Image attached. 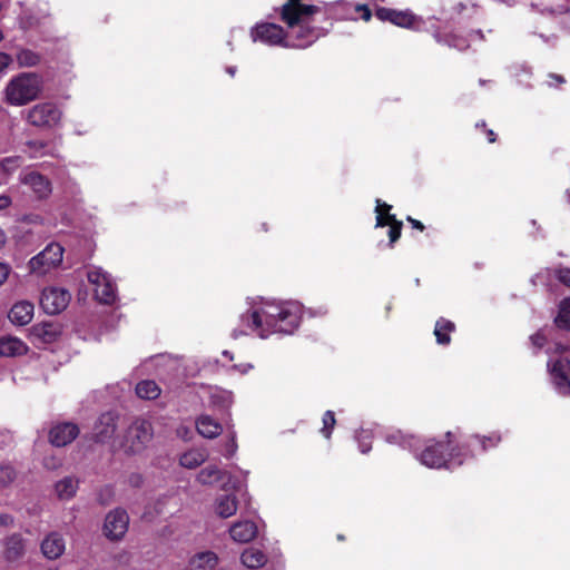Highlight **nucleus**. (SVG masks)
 <instances>
[{"mask_svg":"<svg viewBox=\"0 0 570 570\" xmlns=\"http://www.w3.org/2000/svg\"><path fill=\"white\" fill-rule=\"evenodd\" d=\"M129 525V515L125 509L116 508L109 511L104 522V534L111 541L121 540Z\"/></svg>","mask_w":570,"mask_h":570,"instance_id":"7","label":"nucleus"},{"mask_svg":"<svg viewBox=\"0 0 570 570\" xmlns=\"http://www.w3.org/2000/svg\"><path fill=\"white\" fill-rule=\"evenodd\" d=\"M79 434V428L71 422H65L51 428L49 441L52 445L61 448L70 444Z\"/></svg>","mask_w":570,"mask_h":570,"instance_id":"14","label":"nucleus"},{"mask_svg":"<svg viewBox=\"0 0 570 570\" xmlns=\"http://www.w3.org/2000/svg\"><path fill=\"white\" fill-rule=\"evenodd\" d=\"M556 348H557L558 352H563V351L567 350V347L561 345V344H558Z\"/></svg>","mask_w":570,"mask_h":570,"instance_id":"55","label":"nucleus"},{"mask_svg":"<svg viewBox=\"0 0 570 570\" xmlns=\"http://www.w3.org/2000/svg\"><path fill=\"white\" fill-rule=\"evenodd\" d=\"M218 564V557L213 551H203L194 554L189 562V570H213Z\"/></svg>","mask_w":570,"mask_h":570,"instance_id":"23","label":"nucleus"},{"mask_svg":"<svg viewBox=\"0 0 570 570\" xmlns=\"http://www.w3.org/2000/svg\"><path fill=\"white\" fill-rule=\"evenodd\" d=\"M88 281L95 285V288L101 287V285L107 282L110 277L101 272L100 269L89 271L87 274Z\"/></svg>","mask_w":570,"mask_h":570,"instance_id":"38","label":"nucleus"},{"mask_svg":"<svg viewBox=\"0 0 570 570\" xmlns=\"http://www.w3.org/2000/svg\"><path fill=\"white\" fill-rule=\"evenodd\" d=\"M548 372L554 387L561 394L570 393V360L568 357H558L547 364Z\"/></svg>","mask_w":570,"mask_h":570,"instance_id":"8","label":"nucleus"},{"mask_svg":"<svg viewBox=\"0 0 570 570\" xmlns=\"http://www.w3.org/2000/svg\"><path fill=\"white\" fill-rule=\"evenodd\" d=\"M317 12H320L317 6L304 4L301 0H287V2L282 6L281 19L286 26H293L301 17L299 13L315 14Z\"/></svg>","mask_w":570,"mask_h":570,"instance_id":"11","label":"nucleus"},{"mask_svg":"<svg viewBox=\"0 0 570 570\" xmlns=\"http://www.w3.org/2000/svg\"><path fill=\"white\" fill-rule=\"evenodd\" d=\"M337 539L342 541V540H344V539H345V537H344L343 534H338V535H337Z\"/></svg>","mask_w":570,"mask_h":570,"instance_id":"57","label":"nucleus"},{"mask_svg":"<svg viewBox=\"0 0 570 570\" xmlns=\"http://www.w3.org/2000/svg\"><path fill=\"white\" fill-rule=\"evenodd\" d=\"M391 206L387 204H380L377 200L376 207V227H384L390 225L389 237L390 244H394L401 236L402 222H399L394 215L389 214Z\"/></svg>","mask_w":570,"mask_h":570,"instance_id":"12","label":"nucleus"},{"mask_svg":"<svg viewBox=\"0 0 570 570\" xmlns=\"http://www.w3.org/2000/svg\"><path fill=\"white\" fill-rule=\"evenodd\" d=\"M16 471L9 464H2L0 465V485L1 487H8L16 479Z\"/></svg>","mask_w":570,"mask_h":570,"instance_id":"37","label":"nucleus"},{"mask_svg":"<svg viewBox=\"0 0 570 570\" xmlns=\"http://www.w3.org/2000/svg\"><path fill=\"white\" fill-rule=\"evenodd\" d=\"M252 37L254 41L261 40L268 45H283L286 47L288 46L287 43L284 42L286 38V32L281 26L275 23L257 24L252 30Z\"/></svg>","mask_w":570,"mask_h":570,"instance_id":"10","label":"nucleus"},{"mask_svg":"<svg viewBox=\"0 0 570 570\" xmlns=\"http://www.w3.org/2000/svg\"><path fill=\"white\" fill-rule=\"evenodd\" d=\"M356 10L362 13L361 17L364 21H368L371 19L372 12L367 6H358Z\"/></svg>","mask_w":570,"mask_h":570,"instance_id":"47","label":"nucleus"},{"mask_svg":"<svg viewBox=\"0 0 570 570\" xmlns=\"http://www.w3.org/2000/svg\"><path fill=\"white\" fill-rule=\"evenodd\" d=\"M548 342V338L542 330H539L530 336V343L534 348V353H538Z\"/></svg>","mask_w":570,"mask_h":570,"instance_id":"39","label":"nucleus"},{"mask_svg":"<svg viewBox=\"0 0 570 570\" xmlns=\"http://www.w3.org/2000/svg\"><path fill=\"white\" fill-rule=\"evenodd\" d=\"M487 135H488V138H489L490 142H494L495 141V134L493 132V130H491V129L487 130Z\"/></svg>","mask_w":570,"mask_h":570,"instance_id":"51","label":"nucleus"},{"mask_svg":"<svg viewBox=\"0 0 570 570\" xmlns=\"http://www.w3.org/2000/svg\"><path fill=\"white\" fill-rule=\"evenodd\" d=\"M96 298L104 304H111L116 299L115 286L109 278L101 287L95 288Z\"/></svg>","mask_w":570,"mask_h":570,"instance_id":"33","label":"nucleus"},{"mask_svg":"<svg viewBox=\"0 0 570 570\" xmlns=\"http://www.w3.org/2000/svg\"><path fill=\"white\" fill-rule=\"evenodd\" d=\"M16 58L20 67H35L41 61L39 53L26 48L20 49Z\"/></svg>","mask_w":570,"mask_h":570,"instance_id":"34","label":"nucleus"},{"mask_svg":"<svg viewBox=\"0 0 570 570\" xmlns=\"http://www.w3.org/2000/svg\"><path fill=\"white\" fill-rule=\"evenodd\" d=\"M9 204H10V200L8 197H6V196L0 197V208H4V207L9 206Z\"/></svg>","mask_w":570,"mask_h":570,"instance_id":"50","label":"nucleus"},{"mask_svg":"<svg viewBox=\"0 0 570 570\" xmlns=\"http://www.w3.org/2000/svg\"><path fill=\"white\" fill-rule=\"evenodd\" d=\"M237 511V501L232 495H222L217 499L216 512L222 518H229Z\"/></svg>","mask_w":570,"mask_h":570,"instance_id":"32","label":"nucleus"},{"mask_svg":"<svg viewBox=\"0 0 570 570\" xmlns=\"http://www.w3.org/2000/svg\"><path fill=\"white\" fill-rule=\"evenodd\" d=\"M11 62L12 58L10 55L0 52V72L7 69Z\"/></svg>","mask_w":570,"mask_h":570,"instance_id":"45","label":"nucleus"},{"mask_svg":"<svg viewBox=\"0 0 570 570\" xmlns=\"http://www.w3.org/2000/svg\"><path fill=\"white\" fill-rule=\"evenodd\" d=\"M21 164V157L20 156H12V157H6L1 160V168L6 173H11L14 169H17Z\"/></svg>","mask_w":570,"mask_h":570,"instance_id":"40","label":"nucleus"},{"mask_svg":"<svg viewBox=\"0 0 570 570\" xmlns=\"http://www.w3.org/2000/svg\"><path fill=\"white\" fill-rule=\"evenodd\" d=\"M407 220L411 223L413 228H416L421 232L424 230V225L420 220H416L412 217H407Z\"/></svg>","mask_w":570,"mask_h":570,"instance_id":"48","label":"nucleus"},{"mask_svg":"<svg viewBox=\"0 0 570 570\" xmlns=\"http://www.w3.org/2000/svg\"><path fill=\"white\" fill-rule=\"evenodd\" d=\"M62 112L51 102H41L29 109L27 120L39 128H53L60 124Z\"/></svg>","mask_w":570,"mask_h":570,"instance_id":"4","label":"nucleus"},{"mask_svg":"<svg viewBox=\"0 0 570 570\" xmlns=\"http://www.w3.org/2000/svg\"><path fill=\"white\" fill-rule=\"evenodd\" d=\"M500 441H501V436L499 434H492L488 438H485V436L480 438V442L482 444L483 450L488 449L487 442L490 443V446H495L500 443Z\"/></svg>","mask_w":570,"mask_h":570,"instance_id":"42","label":"nucleus"},{"mask_svg":"<svg viewBox=\"0 0 570 570\" xmlns=\"http://www.w3.org/2000/svg\"><path fill=\"white\" fill-rule=\"evenodd\" d=\"M229 533L234 541L247 543L256 537L257 527L252 521H240L232 525Z\"/></svg>","mask_w":570,"mask_h":570,"instance_id":"18","label":"nucleus"},{"mask_svg":"<svg viewBox=\"0 0 570 570\" xmlns=\"http://www.w3.org/2000/svg\"><path fill=\"white\" fill-rule=\"evenodd\" d=\"M41 78L33 72H22L13 77L4 88V100L11 106H23L38 98Z\"/></svg>","mask_w":570,"mask_h":570,"instance_id":"2","label":"nucleus"},{"mask_svg":"<svg viewBox=\"0 0 570 570\" xmlns=\"http://www.w3.org/2000/svg\"><path fill=\"white\" fill-rule=\"evenodd\" d=\"M62 246L57 243H51L41 253L30 259L29 267L32 273L45 275L62 262Z\"/></svg>","mask_w":570,"mask_h":570,"instance_id":"5","label":"nucleus"},{"mask_svg":"<svg viewBox=\"0 0 570 570\" xmlns=\"http://www.w3.org/2000/svg\"><path fill=\"white\" fill-rule=\"evenodd\" d=\"M240 560L245 567L249 569H257L266 563L267 558L261 550L249 548L242 553Z\"/></svg>","mask_w":570,"mask_h":570,"instance_id":"28","label":"nucleus"},{"mask_svg":"<svg viewBox=\"0 0 570 570\" xmlns=\"http://www.w3.org/2000/svg\"><path fill=\"white\" fill-rule=\"evenodd\" d=\"M117 430V416L107 412L99 416L94 428V439L98 443H106L109 441Z\"/></svg>","mask_w":570,"mask_h":570,"instance_id":"16","label":"nucleus"},{"mask_svg":"<svg viewBox=\"0 0 570 570\" xmlns=\"http://www.w3.org/2000/svg\"><path fill=\"white\" fill-rule=\"evenodd\" d=\"M557 278L567 287H570V268H561L557 271Z\"/></svg>","mask_w":570,"mask_h":570,"instance_id":"44","label":"nucleus"},{"mask_svg":"<svg viewBox=\"0 0 570 570\" xmlns=\"http://www.w3.org/2000/svg\"><path fill=\"white\" fill-rule=\"evenodd\" d=\"M20 180L31 188L38 199H47L52 193L50 179L38 171L27 173L21 176Z\"/></svg>","mask_w":570,"mask_h":570,"instance_id":"13","label":"nucleus"},{"mask_svg":"<svg viewBox=\"0 0 570 570\" xmlns=\"http://www.w3.org/2000/svg\"><path fill=\"white\" fill-rule=\"evenodd\" d=\"M196 429L200 435L207 439H215L223 432L220 423L210 415H200L196 421Z\"/></svg>","mask_w":570,"mask_h":570,"instance_id":"24","label":"nucleus"},{"mask_svg":"<svg viewBox=\"0 0 570 570\" xmlns=\"http://www.w3.org/2000/svg\"><path fill=\"white\" fill-rule=\"evenodd\" d=\"M323 424H324V426L322 429V432L326 438H330L331 432L335 425V416L332 411L325 412V414L323 416Z\"/></svg>","mask_w":570,"mask_h":570,"instance_id":"41","label":"nucleus"},{"mask_svg":"<svg viewBox=\"0 0 570 570\" xmlns=\"http://www.w3.org/2000/svg\"><path fill=\"white\" fill-rule=\"evenodd\" d=\"M450 436H451V432H448L446 438L450 439Z\"/></svg>","mask_w":570,"mask_h":570,"instance_id":"58","label":"nucleus"},{"mask_svg":"<svg viewBox=\"0 0 570 570\" xmlns=\"http://www.w3.org/2000/svg\"><path fill=\"white\" fill-rule=\"evenodd\" d=\"M26 146L30 150V157L31 158H38L41 156H55V153L50 149L49 142L45 140H28L26 142Z\"/></svg>","mask_w":570,"mask_h":570,"instance_id":"35","label":"nucleus"},{"mask_svg":"<svg viewBox=\"0 0 570 570\" xmlns=\"http://www.w3.org/2000/svg\"><path fill=\"white\" fill-rule=\"evenodd\" d=\"M10 266L4 264V263H0V286L6 282V279L8 278L9 274H10Z\"/></svg>","mask_w":570,"mask_h":570,"instance_id":"46","label":"nucleus"},{"mask_svg":"<svg viewBox=\"0 0 570 570\" xmlns=\"http://www.w3.org/2000/svg\"><path fill=\"white\" fill-rule=\"evenodd\" d=\"M31 336L42 343H52L61 333V328L56 323L43 322L36 324L30 330Z\"/></svg>","mask_w":570,"mask_h":570,"instance_id":"19","label":"nucleus"},{"mask_svg":"<svg viewBox=\"0 0 570 570\" xmlns=\"http://www.w3.org/2000/svg\"><path fill=\"white\" fill-rule=\"evenodd\" d=\"M127 483L131 488L138 489L144 484V476L140 473H131L127 479Z\"/></svg>","mask_w":570,"mask_h":570,"instance_id":"43","label":"nucleus"},{"mask_svg":"<svg viewBox=\"0 0 570 570\" xmlns=\"http://www.w3.org/2000/svg\"><path fill=\"white\" fill-rule=\"evenodd\" d=\"M553 323L559 330L570 332V297L560 301Z\"/></svg>","mask_w":570,"mask_h":570,"instance_id":"26","label":"nucleus"},{"mask_svg":"<svg viewBox=\"0 0 570 570\" xmlns=\"http://www.w3.org/2000/svg\"><path fill=\"white\" fill-rule=\"evenodd\" d=\"M3 558L8 562H17L27 551V542L20 533H12L3 539Z\"/></svg>","mask_w":570,"mask_h":570,"instance_id":"15","label":"nucleus"},{"mask_svg":"<svg viewBox=\"0 0 570 570\" xmlns=\"http://www.w3.org/2000/svg\"><path fill=\"white\" fill-rule=\"evenodd\" d=\"M551 78L556 79L559 83L564 82V78L560 75H550Z\"/></svg>","mask_w":570,"mask_h":570,"instance_id":"53","label":"nucleus"},{"mask_svg":"<svg viewBox=\"0 0 570 570\" xmlns=\"http://www.w3.org/2000/svg\"><path fill=\"white\" fill-rule=\"evenodd\" d=\"M4 38L2 30L0 29V41H2Z\"/></svg>","mask_w":570,"mask_h":570,"instance_id":"56","label":"nucleus"},{"mask_svg":"<svg viewBox=\"0 0 570 570\" xmlns=\"http://www.w3.org/2000/svg\"><path fill=\"white\" fill-rule=\"evenodd\" d=\"M153 438L151 423L138 417L127 428L121 448L127 454L140 453Z\"/></svg>","mask_w":570,"mask_h":570,"instance_id":"3","label":"nucleus"},{"mask_svg":"<svg viewBox=\"0 0 570 570\" xmlns=\"http://www.w3.org/2000/svg\"><path fill=\"white\" fill-rule=\"evenodd\" d=\"M55 489L59 499H71L77 492L78 480L73 476H66L56 483Z\"/></svg>","mask_w":570,"mask_h":570,"instance_id":"27","label":"nucleus"},{"mask_svg":"<svg viewBox=\"0 0 570 570\" xmlns=\"http://www.w3.org/2000/svg\"><path fill=\"white\" fill-rule=\"evenodd\" d=\"M11 522H12V519L9 515H7V514L0 515V525H8Z\"/></svg>","mask_w":570,"mask_h":570,"instance_id":"49","label":"nucleus"},{"mask_svg":"<svg viewBox=\"0 0 570 570\" xmlns=\"http://www.w3.org/2000/svg\"><path fill=\"white\" fill-rule=\"evenodd\" d=\"M226 473L215 465L204 468L197 475L199 483L204 485H213L224 480Z\"/></svg>","mask_w":570,"mask_h":570,"instance_id":"29","label":"nucleus"},{"mask_svg":"<svg viewBox=\"0 0 570 570\" xmlns=\"http://www.w3.org/2000/svg\"><path fill=\"white\" fill-rule=\"evenodd\" d=\"M160 387L151 380H144L136 385V394L140 399L155 400L160 395Z\"/></svg>","mask_w":570,"mask_h":570,"instance_id":"31","label":"nucleus"},{"mask_svg":"<svg viewBox=\"0 0 570 570\" xmlns=\"http://www.w3.org/2000/svg\"><path fill=\"white\" fill-rule=\"evenodd\" d=\"M229 454H233L235 452V449H236V443L234 441V439H232L230 443H229Z\"/></svg>","mask_w":570,"mask_h":570,"instance_id":"54","label":"nucleus"},{"mask_svg":"<svg viewBox=\"0 0 570 570\" xmlns=\"http://www.w3.org/2000/svg\"><path fill=\"white\" fill-rule=\"evenodd\" d=\"M33 316V305L27 301H22L19 303H16L10 312H9V320L11 323L23 326L30 323Z\"/></svg>","mask_w":570,"mask_h":570,"instance_id":"20","label":"nucleus"},{"mask_svg":"<svg viewBox=\"0 0 570 570\" xmlns=\"http://www.w3.org/2000/svg\"><path fill=\"white\" fill-rule=\"evenodd\" d=\"M28 352V346L19 338L4 336L0 338V356L14 357Z\"/></svg>","mask_w":570,"mask_h":570,"instance_id":"22","label":"nucleus"},{"mask_svg":"<svg viewBox=\"0 0 570 570\" xmlns=\"http://www.w3.org/2000/svg\"><path fill=\"white\" fill-rule=\"evenodd\" d=\"M421 462L429 468H441L445 465L446 460L444 455L443 443L428 446L421 454Z\"/></svg>","mask_w":570,"mask_h":570,"instance_id":"21","label":"nucleus"},{"mask_svg":"<svg viewBox=\"0 0 570 570\" xmlns=\"http://www.w3.org/2000/svg\"><path fill=\"white\" fill-rule=\"evenodd\" d=\"M6 234L0 228V248L6 244Z\"/></svg>","mask_w":570,"mask_h":570,"instance_id":"52","label":"nucleus"},{"mask_svg":"<svg viewBox=\"0 0 570 570\" xmlns=\"http://www.w3.org/2000/svg\"><path fill=\"white\" fill-rule=\"evenodd\" d=\"M243 322L257 331L259 337L266 338L269 333H293L298 326V316L289 308L272 307L243 315Z\"/></svg>","mask_w":570,"mask_h":570,"instance_id":"1","label":"nucleus"},{"mask_svg":"<svg viewBox=\"0 0 570 570\" xmlns=\"http://www.w3.org/2000/svg\"><path fill=\"white\" fill-rule=\"evenodd\" d=\"M301 16L296 23L287 26V28L289 36L299 41L294 47L303 48L312 45L318 38V30L311 24L313 14L302 13Z\"/></svg>","mask_w":570,"mask_h":570,"instance_id":"9","label":"nucleus"},{"mask_svg":"<svg viewBox=\"0 0 570 570\" xmlns=\"http://www.w3.org/2000/svg\"><path fill=\"white\" fill-rule=\"evenodd\" d=\"M63 550V541L56 533L48 535L41 543L42 554L50 560L59 558L62 554Z\"/></svg>","mask_w":570,"mask_h":570,"instance_id":"25","label":"nucleus"},{"mask_svg":"<svg viewBox=\"0 0 570 570\" xmlns=\"http://www.w3.org/2000/svg\"><path fill=\"white\" fill-rule=\"evenodd\" d=\"M455 330V325L453 322L440 318L436 321L434 335L436 337V342L442 345H448L451 342L450 334Z\"/></svg>","mask_w":570,"mask_h":570,"instance_id":"30","label":"nucleus"},{"mask_svg":"<svg viewBox=\"0 0 570 570\" xmlns=\"http://www.w3.org/2000/svg\"><path fill=\"white\" fill-rule=\"evenodd\" d=\"M180 465L187 469H195L205 462V456L198 451H188L180 456Z\"/></svg>","mask_w":570,"mask_h":570,"instance_id":"36","label":"nucleus"},{"mask_svg":"<svg viewBox=\"0 0 570 570\" xmlns=\"http://www.w3.org/2000/svg\"><path fill=\"white\" fill-rule=\"evenodd\" d=\"M71 299L69 291L62 287L49 286L42 289L40 305L49 315H56L67 308Z\"/></svg>","mask_w":570,"mask_h":570,"instance_id":"6","label":"nucleus"},{"mask_svg":"<svg viewBox=\"0 0 570 570\" xmlns=\"http://www.w3.org/2000/svg\"><path fill=\"white\" fill-rule=\"evenodd\" d=\"M375 16L382 21H390L403 28H411L415 20V17L410 11H397L384 7L376 9Z\"/></svg>","mask_w":570,"mask_h":570,"instance_id":"17","label":"nucleus"}]
</instances>
